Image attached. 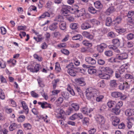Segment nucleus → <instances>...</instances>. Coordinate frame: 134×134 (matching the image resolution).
Here are the masks:
<instances>
[{
    "label": "nucleus",
    "instance_id": "39448f33",
    "mask_svg": "<svg viewBox=\"0 0 134 134\" xmlns=\"http://www.w3.org/2000/svg\"><path fill=\"white\" fill-rule=\"evenodd\" d=\"M107 45L105 43H102L99 45H97V51L100 53L103 52L104 49L106 48Z\"/></svg>",
    "mask_w": 134,
    "mask_h": 134
},
{
    "label": "nucleus",
    "instance_id": "6e6d98bb",
    "mask_svg": "<svg viewBox=\"0 0 134 134\" xmlns=\"http://www.w3.org/2000/svg\"><path fill=\"white\" fill-rule=\"evenodd\" d=\"M82 36L81 35L77 34L72 37V39L73 40H77L81 38Z\"/></svg>",
    "mask_w": 134,
    "mask_h": 134
},
{
    "label": "nucleus",
    "instance_id": "20e7f679",
    "mask_svg": "<svg viewBox=\"0 0 134 134\" xmlns=\"http://www.w3.org/2000/svg\"><path fill=\"white\" fill-rule=\"evenodd\" d=\"M83 118V116L81 113L74 114L69 118V119L72 120H74L76 119H81Z\"/></svg>",
    "mask_w": 134,
    "mask_h": 134
},
{
    "label": "nucleus",
    "instance_id": "4c0bfd02",
    "mask_svg": "<svg viewBox=\"0 0 134 134\" xmlns=\"http://www.w3.org/2000/svg\"><path fill=\"white\" fill-rule=\"evenodd\" d=\"M112 23L111 18L110 17H108L106 20V25L107 26H109Z\"/></svg>",
    "mask_w": 134,
    "mask_h": 134
},
{
    "label": "nucleus",
    "instance_id": "864d4df0",
    "mask_svg": "<svg viewBox=\"0 0 134 134\" xmlns=\"http://www.w3.org/2000/svg\"><path fill=\"white\" fill-rule=\"evenodd\" d=\"M60 90H54L52 91V95L53 96L57 95L60 91Z\"/></svg>",
    "mask_w": 134,
    "mask_h": 134
},
{
    "label": "nucleus",
    "instance_id": "a878e982",
    "mask_svg": "<svg viewBox=\"0 0 134 134\" xmlns=\"http://www.w3.org/2000/svg\"><path fill=\"white\" fill-rule=\"evenodd\" d=\"M73 69L67 70V72L68 73L70 76H74L76 75V71L74 70Z\"/></svg>",
    "mask_w": 134,
    "mask_h": 134
},
{
    "label": "nucleus",
    "instance_id": "13d9d810",
    "mask_svg": "<svg viewBox=\"0 0 134 134\" xmlns=\"http://www.w3.org/2000/svg\"><path fill=\"white\" fill-rule=\"evenodd\" d=\"M75 65L76 66H79L80 64V62L76 58H74L73 59Z\"/></svg>",
    "mask_w": 134,
    "mask_h": 134
},
{
    "label": "nucleus",
    "instance_id": "1a4fd4ad",
    "mask_svg": "<svg viewBox=\"0 0 134 134\" xmlns=\"http://www.w3.org/2000/svg\"><path fill=\"white\" fill-rule=\"evenodd\" d=\"M101 72H106L111 74L113 72V70L108 67H103L101 68Z\"/></svg>",
    "mask_w": 134,
    "mask_h": 134
},
{
    "label": "nucleus",
    "instance_id": "6e6552de",
    "mask_svg": "<svg viewBox=\"0 0 134 134\" xmlns=\"http://www.w3.org/2000/svg\"><path fill=\"white\" fill-rule=\"evenodd\" d=\"M85 60L86 62L90 64L93 65L95 64L96 63V60L90 57H86Z\"/></svg>",
    "mask_w": 134,
    "mask_h": 134
},
{
    "label": "nucleus",
    "instance_id": "4d7b16f0",
    "mask_svg": "<svg viewBox=\"0 0 134 134\" xmlns=\"http://www.w3.org/2000/svg\"><path fill=\"white\" fill-rule=\"evenodd\" d=\"M81 110L83 114H88V109L86 107L82 108L81 109Z\"/></svg>",
    "mask_w": 134,
    "mask_h": 134
},
{
    "label": "nucleus",
    "instance_id": "bb28decb",
    "mask_svg": "<svg viewBox=\"0 0 134 134\" xmlns=\"http://www.w3.org/2000/svg\"><path fill=\"white\" fill-rule=\"evenodd\" d=\"M122 18L120 16L117 17L114 20V25H116L121 23Z\"/></svg>",
    "mask_w": 134,
    "mask_h": 134
},
{
    "label": "nucleus",
    "instance_id": "f3484780",
    "mask_svg": "<svg viewBox=\"0 0 134 134\" xmlns=\"http://www.w3.org/2000/svg\"><path fill=\"white\" fill-rule=\"evenodd\" d=\"M91 25L88 23L85 22L81 25V28L82 30H87L91 27Z\"/></svg>",
    "mask_w": 134,
    "mask_h": 134
},
{
    "label": "nucleus",
    "instance_id": "bf43d9fd",
    "mask_svg": "<svg viewBox=\"0 0 134 134\" xmlns=\"http://www.w3.org/2000/svg\"><path fill=\"white\" fill-rule=\"evenodd\" d=\"M90 22L93 24L97 25L99 24V22L95 19H92L90 20Z\"/></svg>",
    "mask_w": 134,
    "mask_h": 134
},
{
    "label": "nucleus",
    "instance_id": "aec40b11",
    "mask_svg": "<svg viewBox=\"0 0 134 134\" xmlns=\"http://www.w3.org/2000/svg\"><path fill=\"white\" fill-rule=\"evenodd\" d=\"M58 24V23L55 22L50 25L49 27L50 30L52 31H54L57 28Z\"/></svg>",
    "mask_w": 134,
    "mask_h": 134
},
{
    "label": "nucleus",
    "instance_id": "338daca9",
    "mask_svg": "<svg viewBox=\"0 0 134 134\" xmlns=\"http://www.w3.org/2000/svg\"><path fill=\"white\" fill-rule=\"evenodd\" d=\"M125 69L124 66L122 65L121 66L119 67V70L120 74H122L125 71Z\"/></svg>",
    "mask_w": 134,
    "mask_h": 134
},
{
    "label": "nucleus",
    "instance_id": "2f4dec72",
    "mask_svg": "<svg viewBox=\"0 0 134 134\" xmlns=\"http://www.w3.org/2000/svg\"><path fill=\"white\" fill-rule=\"evenodd\" d=\"M43 120L44 122L46 123H48L49 122V120L47 116L46 115H42L40 117Z\"/></svg>",
    "mask_w": 134,
    "mask_h": 134
},
{
    "label": "nucleus",
    "instance_id": "72a5a7b5",
    "mask_svg": "<svg viewBox=\"0 0 134 134\" xmlns=\"http://www.w3.org/2000/svg\"><path fill=\"white\" fill-rule=\"evenodd\" d=\"M120 108H119L118 107H117L116 106L115 108L113 109V111L116 115H119V114L120 111Z\"/></svg>",
    "mask_w": 134,
    "mask_h": 134
},
{
    "label": "nucleus",
    "instance_id": "7ed1b4c3",
    "mask_svg": "<svg viewBox=\"0 0 134 134\" xmlns=\"http://www.w3.org/2000/svg\"><path fill=\"white\" fill-rule=\"evenodd\" d=\"M92 88H87L86 91V97L88 99H90L92 97H94L95 96L96 91H94L91 90Z\"/></svg>",
    "mask_w": 134,
    "mask_h": 134
},
{
    "label": "nucleus",
    "instance_id": "09e8293b",
    "mask_svg": "<svg viewBox=\"0 0 134 134\" xmlns=\"http://www.w3.org/2000/svg\"><path fill=\"white\" fill-rule=\"evenodd\" d=\"M37 81L40 87H43L44 86V85L43 83L42 80L41 78H38L37 79Z\"/></svg>",
    "mask_w": 134,
    "mask_h": 134
},
{
    "label": "nucleus",
    "instance_id": "f03ea898",
    "mask_svg": "<svg viewBox=\"0 0 134 134\" xmlns=\"http://www.w3.org/2000/svg\"><path fill=\"white\" fill-rule=\"evenodd\" d=\"M94 118L97 124L100 126L104 124L105 120L104 116L100 114H97L94 116Z\"/></svg>",
    "mask_w": 134,
    "mask_h": 134
},
{
    "label": "nucleus",
    "instance_id": "603ef678",
    "mask_svg": "<svg viewBox=\"0 0 134 134\" xmlns=\"http://www.w3.org/2000/svg\"><path fill=\"white\" fill-rule=\"evenodd\" d=\"M53 4L52 2L51 1H48L47 2L46 5L45 7L46 8H50Z\"/></svg>",
    "mask_w": 134,
    "mask_h": 134
},
{
    "label": "nucleus",
    "instance_id": "3c124183",
    "mask_svg": "<svg viewBox=\"0 0 134 134\" xmlns=\"http://www.w3.org/2000/svg\"><path fill=\"white\" fill-rule=\"evenodd\" d=\"M62 95L65 98H67L68 97L69 93L67 92H63L61 93Z\"/></svg>",
    "mask_w": 134,
    "mask_h": 134
},
{
    "label": "nucleus",
    "instance_id": "774afa93",
    "mask_svg": "<svg viewBox=\"0 0 134 134\" xmlns=\"http://www.w3.org/2000/svg\"><path fill=\"white\" fill-rule=\"evenodd\" d=\"M4 109L5 111L8 113H11L13 111V109H12L8 108L7 107H5Z\"/></svg>",
    "mask_w": 134,
    "mask_h": 134
},
{
    "label": "nucleus",
    "instance_id": "f257e3e1",
    "mask_svg": "<svg viewBox=\"0 0 134 134\" xmlns=\"http://www.w3.org/2000/svg\"><path fill=\"white\" fill-rule=\"evenodd\" d=\"M128 57V55L125 53H122L119 55H117L115 58H111L109 59V61L110 62H116L117 61V60H123L126 59Z\"/></svg>",
    "mask_w": 134,
    "mask_h": 134
},
{
    "label": "nucleus",
    "instance_id": "0eeeda50",
    "mask_svg": "<svg viewBox=\"0 0 134 134\" xmlns=\"http://www.w3.org/2000/svg\"><path fill=\"white\" fill-rule=\"evenodd\" d=\"M94 97L96 98V100L98 102H101L104 98V96L100 94L99 93L98 91L96 92V94Z\"/></svg>",
    "mask_w": 134,
    "mask_h": 134
},
{
    "label": "nucleus",
    "instance_id": "37998d69",
    "mask_svg": "<svg viewBox=\"0 0 134 134\" xmlns=\"http://www.w3.org/2000/svg\"><path fill=\"white\" fill-rule=\"evenodd\" d=\"M98 86L100 88H103L105 86V84L104 83V81L103 80H102L101 81L99 82L98 83Z\"/></svg>",
    "mask_w": 134,
    "mask_h": 134
},
{
    "label": "nucleus",
    "instance_id": "9d476101",
    "mask_svg": "<svg viewBox=\"0 0 134 134\" xmlns=\"http://www.w3.org/2000/svg\"><path fill=\"white\" fill-rule=\"evenodd\" d=\"M125 115L127 116L130 117L134 115V109H129L126 110L125 111Z\"/></svg>",
    "mask_w": 134,
    "mask_h": 134
},
{
    "label": "nucleus",
    "instance_id": "e2e57ef3",
    "mask_svg": "<svg viewBox=\"0 0 134 134\" xmlns=\"http://www.w3.org/2000/svg\"><path fill=\"white\" fill-rule=\"evenodd\" d=\"M34 58L39 61H42V58L39 56H38L37 54H35L34 55Z\"/></svg>",
    "mask_w": 134,
    "mask_h": 134
},
{
    "label": "nucleus",
    "instance_id": "c756f323",
    "mask_svg": "<svg viewBox=\"0 0 134 134\" xmlns=\"http://www.w3.org/2000/svg\"><path fill=\"white\" fill-rule=\"evenodd\" d=\"M113 43L116 46H119L120 45V40L118 39L115 38L112 41Z\"/></svg>",
    "mask_w": 134,
    "mask_h": 134
},
{
    "label": "nucleus",
    "instance_id": "a211bd4d",
    "mask_svg": "<svg viewBox=\"0 0 134 134\" xmlns=\"http://www.w3.org/2000/svg\"><path fill=\"white\" fill-rule=\"evenodd\" d=\"M115 11V9L113 6L109 7L105 12V13L107 15H109Z\"/></svg>",
    "mask_w": 134,
    "mask_h": 134
},
{
    "label": "nucleus",
    "instance_id": "69168bd1",
    "mask_svg": "<svg viewBox=\"0 0 134 134\" xmlns=\"http://www.w3.org/2000/svg\"><path fill=\"white\" fill-rule=\"evenodd\" d=\"M26 28V27L25 26H18L17 29L18 31L24 30Z\"/></svg>",
    "mask_w": 134,
    "mask_h": 134
},
{
    "label": "nucleus",
    "instance_id": "79ce46f5",
    "mask_svg": "<svg viewBox=\"0 0 134 134\" xmlns=\"http://www.w3.org/2000/svg\"><path fill=\"white\" fill-rule=\"evenodd\" d=\"M25 117L24 115H20L18 118V120L19 122H22L24 121L25 119Z\"/></svg>",
    "mask_w": 134,
    "mask_h": 134
},
{
    "label": "nucleus",
    "instance_id": "a18cd8bd",
    "mask_svg": "<svg viewBox=\"0 0 134 134\" xmlns=\"http://www.w3.org/2000/svg\"><path fill=\"white\" fill-rule=\"evenodd\" d=\"M63 100V98L61 97H60L55 102L56 104H57V105H59L62 103Z\"/></svg>",
    "mask_w": 134,
    "mask_h": 134
},
{
    "label": "nucleus",
    "instance_id": "5fc2aeb1",
    "mask_svg": "<svg viewBox=\"0 0 134 134\" xmlns=\"http://www.w3.org/2000/svg\"><path fill=\"white\" fill-rule=\"evenodd\" d=\"M127 38L129 40H131L134 38V34L129 33L127 36Z\"/></svg>",
    "mask_w": 134,
    "mask_h": 134
},
{
    "label": "nucleus",
    "instance_id": "ddd939ff",
    "mask_svg": "<svg viewBox=\"0 0 134 134\" xmlns=\"http://www.w3.org/2000/svg\"><path fill=\"white\" fill-rule=\"evenodd\" d=\"M76 82L81 86H83L85 85L86 83L84 79L80 78L76 80Z\"/></svg>",
    "mask_w": 134,
    "mask_h": 134
},
{
    "label": "nucleus",
    "instance_id": "dca6fc26",
    "mask_svg": "<svg viewBox=\"0 0 134 134\" xmlns=\"http://www.w3.org/2000/svg\"><path fill=\"white\" fill-rule=\"evenodd\" d=\"M75 12L78 14V17L82 16L85 13V9L83 8L82 9L80 10H77Z\"/></svg>",
    "mask_w": 134,
    "mask_h": 134
},
{
    "label": "nucleus",
    "instance_id": "ea45409f",
    "mask_svg": "<svg viewBox=\"0 0 134 134\" xmlns=\"http://www.w3.org/2000/svg\"><path fill=\"white\" fill-rule=\"evenodd\" d=\"M6 67V64L5 62L2 59H0V67L1 68H4Z\"/></svg>",
    "mask_w": 134,
    "mask_h": 134
},
{
    "label": "nucleus",
    "instance_id": "4468645a",
    "mask_svg": "<svg viewBox=\"0 0 134 134\" xmlns=\"http://www.w3.org/2000/svg\"><path fill=\"white\" fill-rule=\"evenodd\" d=\"M24 111L26 114H27L29 113V109L26 104L24 101H22L21 102Z\"/></svg>",
    "mask_w": 134,
    "mask_h": 134
},
{
    "label": "nucleus",
    "instance_id": "58836bf2",
    "mask_svg": "<svg viewBox=\"0 0 134 134\" xmlns=\"http://www.w3.org/2000/svg\"><path fill=\"white\" fill-rule=\"evenodd\" d=\"M70 27L72 30H75L78 27V24L76 23H72L70 24Z\"/></svg>",
    "mask_w": 134,
    "mask_h": 134
},
{
    "label": "nucleus",
    "instance_id": "a19ab883",
    "mask_svg": "<svg viewBox=\"0 0 134 134\" xmlns=\"http://www.w3.org/2000/svg\"><path fill=\"white\" fill-rule=\"evenodd\" d=\"M66 67L68 69V70H70L75 68L74 65V63L72 62L70 63L69 64L67 65Z\"/></svg>",
    "mask_w": 134,
    "mask_h": 134
},
{
    "label": "nucleus",
    "instance_id": "e433bc0d",
    "mask_svg": "<svg viewBox=\"0 0 134 134\" xmlns=\"http://www.w3.org/2000/svg\"><path fill=\"white\" fill-rule=\"evenodd\" d=\"M89 12L92 14H94L96 12V11L94 8L92 6L89 7L88 8Z\"/></svg>",
    "mask_w": 134,
    "mask_h": 134
},
{
    "label": "nucleus",
    "instance_id": "5701e85b",
    "mask_svg": "<svg viewBox=\"0 0 134 134\" xmlns=\"http://www.w3.org/2000/svg\"><path fill=\"white\" fill-rule=\"evenodd\" d=\"M23 126L24 129L25 130H30L32 128L31 125L27 123L24 124Z\"/></svg>",
    "mask_w": 134,
    "mask_h": 134
},
{
    "label": "nucleus",
    "instance_id": "4be33fe9",
    "mask_svg": "<svg viewBox=\"0 0 134 134\" xmlns=\"http://www.w3.org/2000/svg\"><path fill=\"white\" fill-rule=\"evenodd\" d=\"M119 121L120 120L119 118L117 117H114L112 121V124L114 126H116L118 124Z\"/></svg>",
    "mask_w": 134,
    "mask_h": 134
},
{
    "label": "nucleus",
    "instance_id": "f704fd0d",
    "mask_svg": "<svg viewBox=\"0 0 134 134\" xmlns=\"http://www.w3.org/2000/svg\"><path fill=\"white\" fill-rule=\"evenodd\" d=\"M110 85L112 88H114L117 87V84L115 80H113L110 81Z\"/></svg>",
    "mask_w": 134,
    "mask_h": 134
},
{
    "label": "nucleus",
    "instance_id": "c85d7f7f",
    "mask_svg": "<svg viewBox=\"0 0 134 134\" xmlns=\"http://www.w3.org/2000/svg\"><path fill=\"white\" fill-rule=\"evenodd\" d=\"M59 27L62 30H65L66 28V23L64 21L60 22L59 24Z\"/></svg>",
    "mask_w": 134,
    "mask_h": 134
},
{
    "label": "nucleus",
    "instance_id": "de8ad7c7",
    "mask_svg": "<svg viewBox=\"0 0 134 134\" xmlns=\"http://www.w3.org/2000/svg\"><path fill=\"white\" fill-rule=\"evenodd\" d=\"M5 96L4 92L2 89H0V98L2 100L4 99Z\"/></svg>",
    "mask_w": 134,
    "mask_h": 134
},
{
    "label": "nucleus",
    "instance_id": "393cba45",
    "mask_svg": "<svg viewBox=\"0 0 134 134\" xmlns=\"http://www.w3.org/2000/svg\"><path fill=\"white\" fill-rule=\"evenodd\" d=\"M61 12L62 14L65 16H66L67 14L69 13V10L66 8L65 6L63 7Z\"/></svg>",
    "mask_w": 134,
    "mask_h": 134
},
{
    "label": "nucleus",
    "instance_id": "49530a36",
    "mask_svg": "<svg viewBox=\"0 0 134 134\" xmlns=\"http://www.w3.org/2000/svg\"><path fill=\"white\" fill-rule=\"evenodd\" d=\"M105 55L107 57H110L113 55V52L110 50H108L104 52Z\"/></svg>",
    "mask_w": 134,
    "mask_h": 134
},
{
    "label": "nucleus",
    "instance_id": "c9c22d12",
    "mask_svg": "<svg viewBox=\"0 0 134 134\" xmlns=\"http://www.w3.org/2000/svg\"><path fill=\"white\" fill-rule=\"evenodd\" d=\"M71 106L74 109L75 111L78 110L79 108V105L76 103H73L71 105Z\"/></svg>",
    "mask_w": 134,
    "mask_h": 134
},
{
    "label": "nucleus",
    "instance_id": "0e129e2a",
    "mask_svg": "<svg viewBox=\"0 0 134 134\" xmlns=\"http://www.w3.org/2000/svg\"><path fill=\"white\" fill-rule=\"evenodd\" d=\"M36 7L35 6H31L29 8L28 11L30 12L32 10L35 11L36 10Z\"/></svg>",
    "mask_w": 134,
    "mask_h": 134
},
{
    "label": "nucleus",
    "instance_id": "680f3d73",
    "mask_svg": "<svg viewBox=\"0 0 134 134\" xmlns=\"http://www.w3.org/2000/svg\"><path fill=\"white\" fill-rule=\"evenodd\" d=\"M88 72L89 74H92L96 73V70L94 69H89L88 70Z\"/></svg>",
    "mask_w": 134,
    "mask_h": 134
},
{
    "label": "nucleus",
    "instance_id": "473e14b6",
    "mask_svg": "<svg viewBox=\"0 0 134 134\" xmlns=\"http://www.w3.org/2000/svg\"><path fill=\"white\" fill-rule=\"evenodd\" d=\"M54 21H60V22L64 21V19L63 17L61 15H59L56 17L54 20Z\"/></svg>",
    "mask_w": 134,
    "mask_h": 134
},
{
    "label": "nucleus",
    "instance_id": "8fccbe9b",
    "mask_svg": "<svg viewBox=\"0 0 134 134\" xmlns=\"http://www.w3.org/2000/svg\"><path fill=\"white\" fill-rule=\"evenodd\" d=\"M45 37L46 41H48L50 39L51 35L48 32H46L44 35Z\"/></svg>",
    "mask_w": 134,
    "mask_h": 134
},
{
    "label": "nucleus",
    "instance_id": "9b49d317",
    "mask_svg": "<svg viewBox=\"0 0 134 134\" xmlns=\"http://www.w3.org/2000/svg\"><path fill=\"white\" fill-rule=\"evenodd\" d=\"M38 103L39 105H41V107L42 108H51V107L50 104L47 103L46 102H38Z\"/></svg>",
    "mask_w": 134,
    "mask_h": 134
},
{
    "label": "nucleus",
    "instance_id": "f8f14e48",
    "mask_svg": "<svg viewBox=\"0 0 134 134\" xmlns=\"http://www.w3.org/2000/svg\"><path fill=\"white\" fill-rule=\"evenodd\" d=\"M21 126L19 125H18L15 123H12L9 127V129L10 131H13L17 128H19Z\"/></svg>",
    "mask_w": 134,
    "mask_h": 134
},
{
    "label": "nucleus",
    "instance_id": "052dcab7",
    "mask_svg": "<svg viewBox=\"0 0 134 134\" xmlns=\"http://www.w3.org/2000/svg\"><path fill=\"white\" fill-rule=\"evenodd\" d=\"M134 14V11L130 10L129 11L127 15V17L129 18H131Z\"/></svg>",
    "mask_w": 134,
    "mask_h": 134
},
{
    "label": "nucleus",
    "instance_id": "cd10ccee",
    "mask_svg": "<svg viewBox=\"0 0 134 134\" xmlns=\"http://www.w3.org/2000/svg\"><path fill=\"white\" fill-rule=\"evenodd\" d=\"M55 69L56 72L57 73L60 72L61 70L60 64L58 62H56L55 64Z\"/></svg>",
    "mask_w": 134,
    "mask_h": 134
},
{
    "label": "nucleus",
    "instance_id": "b1692460",
    "mask_svg": "<svg viewBox=\"0 0 134 134\" xmlns=\"http://www.w3.org/2000/svg\"><path fill=\"white\" fill-rule=\"evenodd\" d=\"M111 95L113 97L118 98L121 96L122 93L118 92H114L111 93Z\"/></svg>",
    "mask_w": 134,
    "mask_h": 134
},
{
    "label": "nucleus",
    "instance_id": "2eb2a0df",
    "mask_svg": "<svg viewBox=\"0 0 134 134\" xmlns=\"http://www.w3.org/2000/svg\"><path fill=\"white\" fill-rule=\"evenodd\" d=\"M101 73L99 74H98L99 77L102 79H107L109 78L110 76L107 73H104L101 72Z\"/></svg>",
    "mask_w": 134,
    "mask_h": 134
},
{
    "label": "nucleus",
    "instance_id": "423d86ee",
    "mask_svg": "<svg viewBox=\"0 0 134 134\" xmlns=\"http://www.w3.org/2000/svg\"><path fill=\"white\" fill-rule=\"evenodd\" d=\"M53 14L52 12L50 13L46 11L38 17V19L39 20H40L42 19H44L46 17H51V15H52Z\"/></svg>",
    "mask_w": 134,
    "mask_h": 134
},
{
    "label": "nucleus",
    "instance_id": "6ab92c4d",
    "mask_svg": "<svg viewBox=\"0 0 134 134\" xmlns=\"http://www.w3.org/2000/svg\"><path fill=\"white\" fill-rule=\"evenodd\" d=\"M71 84H68L67 85V90L70 92V93L74 96L75 95V93L72 87Z\"/></svg>",
    "mask_w": 134,
    "mask_h": 134
},
{
    "label": "nucleus",
    "instance_id": "7c9ffc66",
    "mask_svg": "<svg viewBox=\"0 0 134 134\" xmlns=\"http://www.w3.org/2000/svg\"><path fill=\"white\" fill-rule=\"evenodd\" d=\"M116 103L113 101L110 100L107 103L108 106L109 108H111L115 105Z\"/></svg>",
    "mask_w": 134,
    "mask_h": 134
},
{
    "label": "nucleus",
    "instance_id": "412c9836",
    "mask_svg": "<svg viewBox=\"0 0 134 134\" xmlns=\"http://www.w3.org/2000/svg\"><path fill=\"white\" fill-rule=\"evenodd\" d=\"M95 7L97 9H101L103 7V5L99 1H97L94 3Z\"/></svg>",
    "mask_w": 134,
    "mask_h": 134
},
{
    "label": "nucleus",
    "instance_id": "c03bdc74",
    "mask_svg": "<svg viewBox=\"0 0 134 134\" xmlns=\"http://www.w3.org/2000/svg\"><path fill=\"white\" fill-rule=\"evenodd\" d=\"M83 44L85 46H87L90 47L92 46V44L88 41L85 40L82 42Z\"/></svg>",
    "mask_w": 134,
    "mask_h": 134
}]
</instances>
